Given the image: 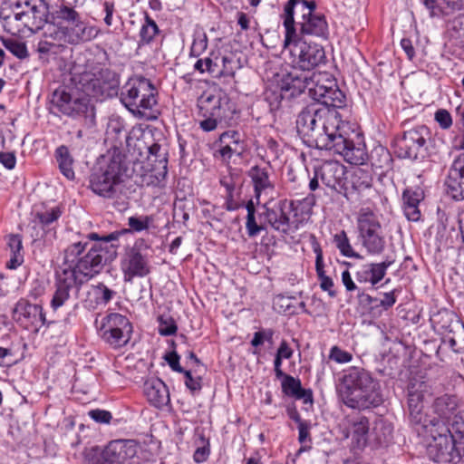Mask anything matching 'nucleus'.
<instances>
[{
    "label": "nucleus",
    "instance_id": "nucleus-41",
    "mask_svg": "<svg viewBox=\"0 0 464 464\" xmlns=\"http://www.w3.org/2000/svg\"><path fill=\"white\" fill-rule=\"evenodd\" d=\"M334 242L342 256L355 259L362 258V256L352 246L345 231L342 230L341 232L335 234Z\"/></svg>",
    "mask_w": 464,
    "mask_h": 464
},
{
    "label": "nucleus",
    "instance_id": "nucleus-54",
    "mask_svg": "<svg viewBox=\"0 0 464 464\" xmlns=\"http://www.w3.org/2000/svg\"><path fill=\"white\" fill-rule=\"evenodd\" d=\"M217 142L227 145H244V141L238 131L227 130L223 132Z\"/></svg>",
    "mask_w": 464,
    "mask_h": 464
},
{
    "label": "nucleus",
    "instance_id": "nucleus-4",
    "mask_svg": "<svg viewBox=\"0 0 464 464\" xmlns=\"http://www.w3.org/2000/svg\"><path fill=\"white\" fill-rule=\"evenodd\" d=\"M284 28L283 53L295 69L305 72L322 64L325 60L324 48L315 43L307 42L296 28V22L282 23Z\"/></svg>",
    "mask_w": 464,
    "mask_h": 464
},
{
    "label": "nucleus",
    "instance_id": "nucleus-27",
    "mask_svg": "<svg viewBox=\"0 0 464 464\" xmlns=\"http://www.w3.org/2000/svg\"><path fill=\"white\" fill-rule=\"evenodd\" d=\"M139 24L138 48L150 46L162 36V31L147 12L141 14V16L139 18Z\"/></svg>",
    "mask_w": 464,
    "mask_h": 464
},
{
    "label": "nucleus",
    "instance_id": "nucleus-49",
    "mask_svg": "<svg viewBox=\"0 0 464 464\" xmlns=\"http://www.w3.org/2000/svg\"><path fill=\"white\" fill-rule=\"evenodd\" d=\"M307 0H288L284 5L283 13L280 14L282 23L295 22V14L297 6L303 7V3Z\"/></svg>",
    "mask_w": 464,
    "mask_h": 464
},
{
    "label": "nucleus",
    "instance_id": "nucleus-20",
    "mask_svg": "<svg viewBox=\"0 0 464 464\" xmlns=\"http://www.w3.org/2000/svg\"><path fill=\"white\" fill-rule=\"evenodd\" d=\"M429 135V129L424 125L404 131L402 137L396 141L399 157L417 159L419 153L424 150Z\"/></svg>",
    "mask_w": 464,
    "mask_h": 464
},
{
    "label": "nucleus",
    "instance_id": "nucleus-15",
    "mask_svg": "<svg viewBox=\"0 0 464 464\" xmlns=\"http://www.w3.org/2000/svg\"><path fill=\"white\" fill-rule=\"evenodd\" d=\"M62 215L63 209L60 206H43L34 209L29 223L34 230L32 237L35 239L54 237L58 220Z\"/></svg>",
    "mask_w": 464,
    "mask_h": 464
},
{
    "label": "nucleus",
    "instance_id": "nucleus-12",
    "mask_svg": "<svg viewBox=\"0 0 464 464\" xmlns=\"http://www.w3.org/2000/svg\"><path fill=\"white\" fill-rule=\"evenodd\" d=\"M359 240L368 255H381L386 246L379 216L370 208H362L357 216Z\"/></svg>",
    "mask_w": 464,
    "mask_h": 464
},
{
    "label": "nucleus",
    "instance_id": "nucleus-40",
    "mask_svg": "<svg viewBox=\"0 0 464 464\" xmlns=\"http://www.w3.org/2000/svg\"><path fill=\"white\" fill-rule=\"evenodd\" d=\"M266 218L271 227L284 234L290 229L289 218L282 209H267Z\"/></svg>",
    "mask_w": 464,
    "mask_h": 464
},
{
    "label": "nucleus",
    "instance_id": "nucleus-53",
    "mask_svg": "<svg viewBox=\"0 0 464 464\" xmlns=\"http://www.w3.org/2000/svg\"><path fill=\"white\" fill-rule=\"evenodd\" d=\"M434 120L442 130H449L453 124L452 116L446 109H438L434 113Z\"/></svg>",
    "mask_w": 464,
    "mask_h": 464
},
{
    "label": "nucleus",
    "instance_id": "nucleus-56",
    "mask_svg": "<svg viewBox=\"0 0 464 464\" xmlns=\"http://www.w3.org/2000/svg\"><path fill=\"white\" fill-rule=\"evenodd\" d=\"M89 417L97 423L108 424L112 419L110 411L101 409L92 410L88 413Z\"/></svg>",
    "mask_w": 464,
    "mask_h": 464
},
{
    "label": "nucleus",
    "instance_id": "nucleus-21",
    "mask_svg": "<svg viewBox=\"0 0 464 464\" xmlns=\"http://www.w3.org/2000/svg\"><path fill=\"white\" fill-rule=\"evenodd\" d=\"M51 105L53 110L64 115L78 117L88 112L89 100L83 95L72 96L65 89L59 88L53 92Z\"/></svg>",
    "mask_w": 464,
    "mask_h": 464
},
{
    "label": "nucleus",
    "instance_id": "nucleus-46",
    "mask_svg": "<svg viewBox=\"0 0 464 464\" xmlns=\"http://www.w3.org/2000/svg\"><path fill=\"white\" fill-rule=\"evenodd\" d=\"M149 160L158 162L160 168L166 170L168 165L167 150L162 149L160 144L153 143L149 147Z\"/></svg>",
    "mask_w": 464,
    "mask_h": 464
},
{
    "label": "nucleus",
    "instance_id": "nucleus-23",
    "mask_svg": "<svg viewBox=\"0 0 464 464\" xmlns=\"http://www.w3.org/2000/svg\"><path fill=\"white\" fill-rule=\"evenodd\" d=\"M152 216H131L128 218V228H121L105 235L104 241L110 242V247L116 253V249L120 246L119 239L130 233H140L150 228L153 223Z\"/></svg>",
    "mask_w": 464,
    "mask_h": 464
},
{
    "label": "nucleus",
    "instance_id": "nucleus-44",
    "mask_svg": "<svg viewBox=\"0 0 464 464\" xmlns=\"http://www.w3.org/2000/svg\"><path fill=\"white\" fill-rule=\"evenodd\" d=\"M216 155H218L223 161H229L234 155L241 156L244 151V145H227L216 143Z\"/></svg>",
    "mask_w": 464,
    "mask_h": 464
},
{
    "label": "nucleus",
    "instance_id": "nucleus-8",
    "mask_svg": "<svg viewBox=\"0 0 464 464\" xmlns=\"http://www.w3.org/2000/svg\"><path fill=\"white\" fill-rule=\"evenodd\" d=\"M47 20L43 0H17L12 14L4 19V28L12 35L25 34L41 29Z\"/></svg>",
    "mask_w": 464,
    "mask_h": 464
},
{
    "label": "nucleus",
    "instance_id": "nucleus-50",
    "mask_svg": "<svg viewBox=\"0 0 464 464\" xmlns=\"http://www.w3.org/2000/svg\"><path fill=\"white\" fill-rule=\"evenodd\" d=\"M353 354L345 350H343L337 345L331 347L329 351V359L339 364L348 363L353 361Z\"/></svg>",
    "mask_w": 464,
    "mask_h": 464
},
{
    "label": "nucleus",
    "instance_id": "nucleus-2",
    "mask_svg": "<svg viewBox=\"0 0 464 464\" xmlns=\"http://www.w3.org/2000/svg\"><path fill=\"white\" fill-rule=\"evenodd\" d=\"M104 237L105 235L101 237L92 232L80 241L70 244L64 249L63 260L58 270L81 285L91 280L103 267V253L110 252V242H105Z\"/></svg>",
    "mask_w": 464,
    "mask_h": 464
},
{
    "label": "nucleus",
    "instance_id": "nucleus-5",
    "mask_svg": "<svg viewBox=\"0 0 464 464\" xmlns=\"http://www.w3.org/2000/svg\"><path fill=\"white\" fill-rule=\"evenodd\" d=\"M450 430L444 421L436 418L429 419L418 434L428 440L427 454L436 463H456L464 459L463 451L459 442L453 439Z\"/></svg>",
    "mask_w": 464,
    "mask_h": 464
},
{
    "label": "nucleus",
    "instance_id": "nucleus-11",
    "mask_svg": "<svg viewBox=\"0 0 464 464\" xmlns=\"http://www.w3.org/2000/svg\"><path fill=\"white\" fill-rule=\"evenodd\" d=\"M94 325L102 341L113 349L125 346L133 333V326L130 319L117 312L97 316Z\"/></svg>",
    "mask_w": 464,
    "mask_h": 464
},
{
    "label": "nucleus",
    "instance_id": "nucleus-13",
    "mask_svg": "<svg viewBox=\"0 0 464 464\" xmlns=\"http://www.w3.org/2000/svg\"><path fill=\"white\" fill-rule=\"evenodd\" d=\"M198 107L200 115L204 117L199 127L207 132L214 130L218 122L229 120L234 112L229 98L223 92L202 96Z\"/></svg>",
    "mask_w": 464,
    "mask_h": 464
},
{
    "label": "nucleus",
    "instance_id": "nucleus-28",
    "mask_svg": "<svg viewBox=\"0 0 464 464\" xmlns=\"http://www.w3.org/2000/svg\"><path fill=\"white\" fill-rule=\"evenodd\" d=\"M370 422L365 416H355L349 420L347 438L351 439L354 449L362 450L368 442Z\"/></svg>",
    "mask_w": 464,
    "mask_h": 464
},
{
    "label": "nucleus",
    "instance_id": "nucleus-37",
    "mask_svg": "<svg viewBox=\"0 0 464 464\" xmlns=\"http://www.w3.org/2000/svg\"><path fill=\"white\" fill-rule=\"evenodd\" d=\"M7 246L10 251V259L6 263L5 266L8 269L14 270L24 261L22 237L18 234L9 235Z\"/></svg>",
    "mask_w": 464,
    "mask_h": 464
},
{
    "label": "nucleus",
    "instance_id": "nucleus-39",
    "mask_svg": "<svg viewBox=\"0 0 464 464\" xmlns=\"http://www.w3.org/2000/svg\"><path fill=\"white\" fill-rule=\"evenodd\" d=\"M314 251L316 255L315 270L320 280V287L323 291L328 292L330 296H334L335 292L333 289L334 281L324 273L322 249L317 245L316 246L314 247Z\"/></svg>",
    "mask_w": 464,
    "mask_h": 464
},
{
    "label": "nucleus",
    "instance_id": "nucleus-17",
    "mask_svg": "<svg viewBox=\"0 0 464 464\" xmlns=\"http://www.w3.org/2000/svg\"><path fill=\"white\" fill-rule=\"evenodd\" d=\"M121 270L125 282L147 276L150 273L149 256L137 244L128 247L121 260Z\"/></svg>",
    "mask_w": 464,
    "mask_h": 464
},
{
    "label": "nucleus",
    "instance_id": "nucleus-57",
    "mask_svg": "<svg viewBox=\"0 0 464 464\" xmlns=\"http://www.w3.org/2000/svg\"><path fill=\"white\" fill-rule=\"evenodd\" d=\"M164 359L166 360L167 363L169 364L172 371L179 373H183L186 371L179 364L180 357L177 352L172 351L166 353Z\"/></svg>",
    "mask_w": 464,
    "mask_h": 464
},
{
    "label": "nucleus",
    "instance_id": "nucleus-59",
    "mask_svg": "<svg viewBox=\"0 0 464 464\" xmlns=\"http://www.w3.org/2000/svg\"><path fill=\"white\" fill-rule=\"evenodd\" d=\"M167 172H168V169L166 170L162 169L160 171H159L155 175H152V174L149 175L147 178L148 179L147 184L153 186V187L164 188Z\"/></svg>",
    "mask_w": 464,
    "mask_h": 464
},
{
    "label": "nucleus",
    "instance_id": "nucleus-58",
    "mask_svg": "<svg viewBox=\"0 0 464 464\" xmlns=\"http://www.w3.org/2000/svg\"><path fill=\"white\" fill-rule=\"evenodd\" d=\"M185 385L191 392H196L201 390V379L199 377L194 378L190 371H185Z\"/></svg>",
    "mask_w": 464,
    "mask_h": 464
},
{
    "label": "nucleus",
    "instance_id": "nucleus-48",
    "mask_svg": "<svg viewBox=\"0 0 464 464\" xmlns=\"http://www.w3.org/2000/svg\"><path fill=\"white\" fill-rule=\"evenodd\" d=\"M274 336V331L272 329H262L254 333L253 338L250 341V343L253 347L256 348L255 351L252 352L254 355H259V351L257 348L262 346L265 342L272 343Z\"/></svg>",
    "mask_w": 464,
    "mask_h": 464
},
{
    "label": "nucleus",
    "instance_id": "nucleus-62",
    "mask_svg": "<svg viewBox=\"0 0 464 464\" xmlns=\"http://www.w3.org/2000/svg\"><path fill=\"white\" fill-rule=\"evenodd\" d=\"M0 163L8 170H12L16 165V156L12 152H0Z\"/></svg>",
    "mask_w": 464,
    "mask_h": 464
},
{
    "label": "nucleus",
    "instance_id": "nucleus-33",
    "mask_svg": "<svg viewBox=\"0 0 464 464\" xmlns=\"http://www.w3.org/2000/svg\"><path fill=\"white\" fill-rule=\"evenodd\" d=\"M116 292L107 287L104 284L99 283L90 286L87 292V297L84 300V305L88 309H95L100 305L105 306L113 297Z\"/></svg>",
    "mask_w": 464,
    "mask_h": 464
},
{
    "label": "nucleus",
    "instance_id": "nucleus-61",
    "mask_svg": "<svg viewBox=\"0 0 464 464\" xmlns=\"http://www.w3.org/2000/svg\"><path fill=\"white\" fill-rule=\"evenodd\" d=\"M294 419L298 421V440L300 443H304L309 438L310 424L301 420L298 415Z\"/></svg>",
    "mask_w": 464,
    "mask_h": 464
},
{
    "label": "nucleus",
    "instance_id": "nucleus-14",
    "mask_svg": "<svg viewBox=\"0 0 464 464\" xmlns=\"http://www.w3.org/2000/svg\"><path fill=\"white\" fill-rule=\"evenodd\" d=\"M301 11V20L296 23L300 36L312 35L326 39L329 35L328 23L325 15L317 10L315 1L304 2Z\"/></svg>",
    "mask_w": 464,
    "mask_h": 464
},
{
    "label": "nucleus",
    "instance_id": "nucleus-19",
    "mask_svg": "<svg viewBox=\"0 0 464 464\" xmlns=\"http://www.w3.org/2000/svg\"><path fill=\"white\" fill-rule=\"evenodd\" d=\"M13 318L26 330L38 332L46 324L45 314L40 304L20 299L13 310Z\"/></svg>",
    "mask_w": 464,
    "mask_h": 464
},
{
    "label": "nucleus",
    "instance_id": "nucleus-30",
    "mask_svg": "<svg viewBox=\"0 0 464 464\" xmlns=\"http://www.w3.org/2000/svg\"><path fill=\"white\" fill-rule=\"evenodd\" d=\"M278 379L281 380L282 392L285 396L295 398V400H302L304 404L313 403L312 391L303 388L298 378L285 374Z\"/></svg>",
    "mask_w": 464,
    "mask_h": 464
},
{
    "label": "nucleus",
    "instance_id": "nucleus-31",
    "mask_svg": "<svg viewBox=\"0 0 464 464\" xmlns=\"http://www.w3.org/2000/svg\"><path fill=\"white\" fill-rule=\"evenodd\" d=\"M408 408L411 424L418 432V430L421 429L425 423H429V419H431L430 416L422 413L423 394L417 391H410L408 394Z\"/></svg>",
    "mask_w": 464,
    "mask_h": 464
},
{
    "label": "nucleus",
    "instance_id": "nucleus-10",
    "mask_svg": "<svg viewBox=\"0 0 464 464\" xmlns=\"http://www.w3.org/2000/svg\"><path fill=\"white\" fill-rule=\"evenodd\" d=\"M120 100L132 114L143 116L157 104V91L144 77L130 78L122 86Z\"/></svg>",
    "mask_w": 464,
    "mask_h": 464
},
{
    "label": "nucleus",
    "instance_id": "nucleus-51",
    "mask_svg": "<svg viewBox=\"0 0 464 464\" xmlns=\"http://www.w3.org/2000/svg\"><path fill=\"white\" fill-rule=\"evenodd\" d=\"M451 430L459 436V447L461 448L464 456V411H459L455 415L451 423Z\"/></svg>",
    "mask_w": 464,
    "mask_h": 464
},
{
    "label": "nucleus",
    "instance_id": "nucleus-42",
    "mask_svg": "<svg viewBox=\"0 0 464 464\" xmlns=\"http://www.w3.org/2000/svg\"><path fill=\"white\" fill-rule=\"evenodd\" d=\"M0 41L6 50H8L14 56L20 60L28 57V50L25 43L18 41L12 37L0 36Z\"/></svg>",
    "mask_w": 464,
    "mask_h": 464
},
{
    "label": "nucleus",
    "instance_id": "nucleus-35",
    "mask_svg": "<svg viewBox=\"0 0 464 464\" xmlns=\"http://www.w3.org/2000/svg\"><path fill=\"white\" fill-rule=\"evenodd\" d=\"M345 183L350 187V199L353 192H362L370 188L372 184V176L369 169L362 168L354 169L349 177L345 179Z\"/></svg>",
    "mask_w": 464,
    "mask_h": 464
},
{
    "label": "nucleus",
    "instance_id": "nucleus-26",
    "mask_svg": "<svg viewBox=\"0 0 464 464\" xmlns=\"http://www.w3.org/2000/svg\"><path fill=\"white\" fill-rule=\"evenodd\" d=\"M394 263L393 259L386 258L381 263H370L362 266L355 274L359 283L376 285L385 276L388 268Z\"/></svg>",
    "mask_w": 464,
    "mask_h": 464
},
{
    "label": "nucleus",
    "instance_id": "nucleus-43",
    "mask_svg": "<svg viewBox=\"0 0 464 464\" xmlns=\"http://www.w3.org/2000/svg\"><path fill=\"white\" fill-rule=\"evenodd\" d=\"M216 155H218L223 161H229L234 155L241 156L244 151V145H227L216 143Z\"/></svg>",
    "mask_w": 464,
    "mask_h": 464
},
{
    "label": "nucleus",
    "instance_id": "nucleus-16",
    "mask_svg": "<svg viewBox=\"0 0 464 464\" xmlns=\"http://www.w3.org/2000/svg\"><path fill=\"white\" fill-rule=\"evenodd\" d=\"M137 443L133 440H115L108 443L94 464H139Z\"/></svg>",
    "mask_w": 464,
    "mask_h": 464
},
{
    "label": "nucleus",
    "instance_id": "nucleus-34",
    "mask_svg": "<svg viewBox=\"0 0 464 464\" xmlns=\"http://www.w3.org/2000/svg\"><path fill=\"white\" fill-rule=\"evenodd\" d=\"M458 406L459 399L455 395L444 394L436 398L432 404L433 411L437 414L435 418L444 421L447 425V421L458 414Z\"/></svg>",
    "mask_w": 464,
    "mask_h": 464
},
{
    "label": "nucleus",
    "instance_id": "nucleus-32",
    "mask_svg": "<svg viewBox=\"0 0 464 464\" xmlns=\"http://www.w3.org/2000/svg\"><path fill=\"white\" fill-rule=\"evenodd\" d=\"M253 186L254 198L256 204H259L262 196H267L273 190V184L269 179V174L266 168L259 166L252 167L248 172Z\"/></svg>",
    "mask_w": 464,
    "mask_h": 464
},
{
    "label": "nucleus",
    "instance_id": "nucleus-47",
    "mask_svg": "<svg viewBox=\"0 0 464 464\" xmlns=\"http://www.w3.org/2000/svg\"><path fill=\"white\" fill-rule=\"evenodd\" d=\"M158 332L162 336L175 335L178 331L176 321L169 315H160L158 318Z\"/></svg>",
    "mask_w": 464,
    "mask_h": 464
},
{
    "label": "nucleus",
    "instance_id": "nucleus-25",
    "mask_svg": "<svg viewBox=\"0 0 464 464\" xmlns=\"http://www.w3.org/2000/svg\"><path fill=\"white\" fill-rule=\"evenodd\" d=\"M81 286V285L69 277L68 275L63 274L57 269L55 282L56 289L50 303L51 308L53 311H57L59 308L65 305L71 297V292L72 290L78 292Z\"/></svg>",
    "mask_w": 464,
    "mask_h": 464
},
{
    "label": "nucleus",
    "instance_id": "nucleus-22",
    "mask_svg": "<svg viewBox=\"0 0 464 464\" xmlns=\"http://www.w3.org/2000/svg\"><path fill=\"white\" fill-rule=\"evenodd\" d=\"M316 176H320L326 187L350 199V187L345 183L346 169L343 164L337 161H325L316 169Z\"/></svg>",
    "mask_w": 464,
    "mask_h": 464
},
{
    "label": "nucleus",
    "instance_id": "nucleus-38",
    "mask_svg": "<svg viewBox=\"0 0 464 464\" xmlns=\"http://www.w3.org/2000/svg\"><path fill=\"white\" fill-rule=\"evenodd\" d=\"M192 42L189 48V57L198 58L208 49V37L205 29L200 25H196L192 35Z\"/></svg>",
    "mask_w": 464,
    "mask_h": 464
},
{
    "label": "nucleus",
    "instance_id": "nucleus-64",
    "mask_svg": "<svg viewBox=\"0 0 464 464\" xmlns=\"http://www.w3.org/2000/svg\"><path fill=\"white\" fill-rule=\"evenodd\" d=\"M276 354L284 360H288L293 356L294 350L290 347L289 343L285 340H282L279 343Z\"/></svg>",
    "mask_w": 464,
    "mask_h": 464
},
{
    "label": "nucleus",
    "instance_id": "nucleus-29",
    "mask_svg": "<svg viewBox=\"0 0 464 464\" xmlns=\"http://www.w3.org/2000/svg\"><path fill=\"white\" fill-rule=\"evenodd\" d=\"M424 198V192L420 187L407 188L402 193L403 213L410 221L420 220L421 214L419 208Z\"/></svg>",
    "mask_w": 464,
    "mask_h": 464
},
{
    "label": "nucleus",
    "instance_id": "nucleus-3",
    "mask_svg": "<svg viewBox=\"0 0 464 464\" xmlns=\"http://www.w3.org/2000/svg\"><path fill=\"white\" fill-rule=\"evenodd\" d=\"M340 382L342 400L349 408L366 410L383 402L379 382L362 368L351 366L344 369Z\"/></svg>",
    "mask_w": 464,
    "mask_h": 464
},
{
    "label": "nucleus",
    "instance_id": "nucleus-55",
    "mask_svg": "<svg viewBox=\"0 0 464 464\" xmlns=\"http://www.w3.org/2000/svg\"><path fill=\"white\" fill-rule=\"evenodd\" d=\"M246 230L249 237H255L263 230V227L257 224L256 214H246Z\"/></svg>",
    "mask_w": 464,
    "mask_h": 464
},
{
    "label": "nucleus",
    "instance_id": "nucleus-18",
    "mask_svg": "<svg viewBox=\"0 0 464 464\" xmlns=\"http://www.w3.org/2000/svg\"><path fill=\"white\" fill-rule=\"evenodd\" d=\"M81 82L82 83V92L87 96L93 97L116 93L119 86L117 75L108 69L99 72V77L85 72L81 77Z\"/></svg>",
    "mask_w": 464,
    "mask_h": 464
},
{
    "label": "nucleus",
    "instance_id": "nucleus-63",
    "mask_svg": "<svg viewBox=\"0 0 464 464\" xmlns=\"http://www.w3.org/2000/svg\"><path fill=\"white\" fill-rule=\"evenodd\" d=\"M396 295L395 290L387 292L383 294V298L379 302V304H376L375 306H382L384 310H388L392 307L396 303Z\"/></svg>",
    "mask_w": 464,
    "mask_h": 464
},
{
    "label": "nucleus",
    "instance_id": "nucleus-52",
    "mask_svg": "<svg viewBox=\"0 0 464 464\" xmlns=\"http://www.w3.org/2000/svg\"><path fill=\"white\" fill-rule=\"evenodd\" d=\"M36 51L40 54L41 59H44L50 54H56L59 51V45L46 39L40 40L36 46Z\"/></svg>",
    "mask_w": 464,
    "mask_h": 464
},
{
    "label": "nucleus",
    "instance_id": "nucleus-36",
    "mask_svg": "<svg viewBox=\"0 0 464 464\" xmlns=\"http://www.w3.org/2000/svg\"><path fill=\"white\" fill-rule=\"evenodd\" d=\"M54 158L58 164L60 172L68 180H73L75 179V172L73 169L74 160L71 155L68 147L65 145L57 147L54 151Z\"/></svg>",
    "mask_w": 464,
    "mask_h": 464
},
{
    "label": "nucleus",
    "instance_id": "nucleus-1",
    "mask_svg": "<svg viewBox=\"0 0 464 464\" xmlns=\"http://www.w3.org/2000/svg\"><path fill=\"white\" fill-rule=\"evenodd\" d=\"M311 97L316 102L304 108L297 116L299 135L311 146L338 154L352 165H362L367 152L355 124L346 120V97L332 75L321 76Z\"/></svg>",
    "mask_w": 464,
    "mask_h": 464
},
{
    "label": "nucleus",
    "instance_id": "nucleus-7",
    "mask_svg": "<svg viewBox=\"0 0 464 464\" xmlns=\"http://www.w3.org/2000/svg\"><path fill=\"white\" fill-rule=\"evenodd\" d=\"M328 73H318L310 76L307 72H297L295 68L291 72L276 73L274 82L266 88L265 99L271 110H276L285 100H290L302 94L306 89L311 95L317 80Z\"/></svg>",
    "mask_w": 464,
    "mask_h": 464
},
{
    "label": "nucleus",
    "instance_id": "nucleus-45",
    "mask_svg": "<svg viewBox=\"0 0 464 464\" xmlns=\"http://www.w3.org/2000/svg\"><path fill=\"white\" fill-rule=\"evenodd\" d=\"M218 56L215 51H211L209 55L203 59H198L195 64L194 69L201 73L205 72H214L218 67Z\"/></svg>",
    "mask_w": 464,
    "mask_h": 464
},
{
    "label": "nucleus",
    "instance_id": "nucleus-24",
    "mask_svg": "<svg viewBox=\"0 0 464 464\" xmlns=\"http://www.w3.org/2000/svg\"><path fill=\"white\" fill-rule=\"evenodd\" d=\"M143 394L148 402L157 409H162L170 402L169 388L160 378L147 379L143 384Z\"/></svg>",
    "mask_w": 464,
    "mask_h": 464
},
{
    "label": "nucleus",
    "instance_id": "nucleus-6",
    "mask_svg": "<svg viewBox=\"0 0 464 464\" xmlns=\"http://www.w3.org/2000/svg\"><path fill=\"white\" fill-rule=\"evenodd\" d=\"M86 0H59L60 5L54 12V19L60 27V38L70 44H78L95 38L98 34L96 27L86 23L77 9Z\"/></svg>",
    "mask_w": 464,
    "mask_h": 464
},
{
    "label": "nucleus",
    "instance_id": "nucleus-9",
    "mask_svg": "<svg viewBox=\"0 0 464 464\" xmlns=\"http://www.w3.org/2000/svg\"><path fill=\"white\" fill-rule=\"evenodd\" d=\"M122 174V166L118 160L103 159L92 169L88 188L99 197L113 198L121 190Z\"/></svg>",
    "mask_w": 464,
    "mask_h": 464
},
{
    "label": "nucleus",
    "instance_id": "nucleus-60",
    "mask_svg": "<svg viewBox=\"0 0 464 464\" xmlns=\"http://www.w3.org/2000/svg\"><path fill=\"white\" fill-rule=\"evenodd\" d=\"M244 207V203L235 198V192L226 193L224 208L227 211H236Z\"/></svg>",
    "mask_w": 464,
    "mask_h": 464
}]
</instances>
